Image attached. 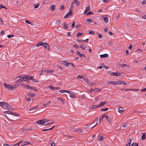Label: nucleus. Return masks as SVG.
<instances>
[{"label": "nucleus", "instance_id": "f257e3e1", "mask_svg": "<svg viewBox=\"0 0 146 146\" xmlns=\"http://www.w3.org/2000/svg\"><path fill=\"white\" fill-rule=\"evenodd\" d=\"M0 106L6 109L11 110L12 108L11 106L6 102H1Z\"/></svg>", "mask_w": 146, "mask_h": 146}, {"label": "nucleus", "instance_id": "f03ea898", "mask_svg": "<svg viewBox=\"0 0 146 146\" xmlns=\"http://www.w3.org/2000/svg\"><path fill=\"white\" fill-rule=\"evenodd\" d=\"M74 4L76 5L77 6H78L80 5V2L77 0H74L71 3L70 5V8L73 10L74 7Z\"/></svg>", "mask_w": 146, "mask_h": 146}, {"label": "nucleus", "instance_id": "7ed1b4c3", "mask_svg": "<svg viewBox=\"0 0 146 146\" xmlns=\"http://www.w3.org/2000/svg\"><path fill=\"white\" fill-rule=\"evenodd\" d=\"M4 86L6 88L9 90H13L15 88V87H13L12 86L10 85L9 84H7L5 83H3Z\"/></svg>", "mask_w": 146, "mask_h": 146}, {"label": "nucleus", "instance_id": "20e7f679", "mask_svg": "<svg viewBox=\"0 0 146 146\" xmlns=\"http://www.w3.org/2000/svg\"><path fill=\"white\" fill-rule=\"evenodd\" d=\"M110 84L113 85H117L119 84H121L122 83V81H110L108 82Z\"/></svg>", "mask_w": 146, "mask_h": 146}, {"label": "nucleus", "instance_id": "39448f33", "mask_svg": "<svg viewBox=\"0 0 146 146\" xmlns=\"http://www.w3.org/2000/svg\"><path fill=\"white\" fill-rule=\"evenodd\" d=\"M19 77H21L23 79V81L25 82H28L27 75H21Z\"/></svg>", "mask_w": 146, "mask_h": 146}, {"label": "nucleus", "instance_id": "423d86ee", "mask_svg": "<svg viewBox=\"0 0 146 146\" xmlns=\"http://www.w3.org/2000/svg\"><path fill=\"white\" fill-rule=\"evenodd\" d=\"M22 85L23 86L24 88H25L27 89L31 90L34 89L32 87L30 86L29 85H27V84L24 85L23 84H22Z\"/></svg>", "mask_w": 146, "mask_h": 146}, {"label": "nucleus", "instance_id": "0eeeda50", "mask_svg": "<svg viewBox=\"0 0 146 146\" xmlns=\"http://www.w3.org/2000/svg\"><path fill=\"white\" fill-rule=\"evenodd\" d=\"M72 9H71V8H70V14H69V13H67V14H66L65 16L64 17V18L66 19V18H68L69 17V16L70 15V16H72Z\"/></svg>", "mask_w": 146, "mask_h": 146}, {"label": "nucleus", "instance_id": "6e6552de", "mask_svg": "<svg viewBox=\"0 0 146 146\" xmlns=\"http://www.w3.org/2000/svg\"><path fill=\"white\" fill-rule=\"evenodd\" d=\"M104 117H105L107 119L108 123L110 125H111L112 123L110 121V118L109 117V116L107 115H104Z\"/></svg>", "mask_w": 146, "mask_h": 146}, {"label": "nucleus", "instance_id": "1a4fd4ad", "mask_svg": "<svg viewBox=\"0 0 146 146\" xmlns=\"http://www.w3.org/2000/svg\"><path fill=\"white\" fill-rule=\"evenodd\" d=\"M43 46L44 48L47 49L48 50L50 49V47L48 44L46 43H44Z\"/></svg>", "mask_w": 146, "mask_h": 146}, {"label": "nucleus", "instance_id": "9d476101", "mask_svg": "<svg viewBox=\"0 0 146 146\" xmlns=\"http://www.w3.org/2000/svg\"><path fill=\"white\" fill-rule=\"evenodd\" d=\"M76 53L80 57H82L83 56L86 57V56L85 55L83 54H81L79 51H77Z\"/></svg>", "mask_w": 146, "mask_h": 146}, {"label": "nucleus", "instance_id": "9b49d317", "mask_svg": "<svg viewBox=\"0 0 146 146\" xmlns=\"http://www.w3.org/2000/svg\"><path fill=\"white\" fill-rule=\"evenodd\" d=\"M49 88L52 90H59L60 89V88L59 87H54L52 86H49Z\"/></svg>", "mask_w": 146, "mask_h": 146}, {"label": "nucleus", "instance_id": "f8f14e48", "mask_svg": "<svg viewBox=\"0 0 146 146\" xmlns=\"http://www.w3.org/2000/svg\"><path fill=\"white\" fill-rule=\"evenodd\" d=\"M108 54H104L100 55V56L101 58H106L108 57Z\"/></svg>", "mask_w": 146, "mask_h": 146}, {"label": "nucleus", "instance_id": "ddd939ff", "mask_svg": "<svg viewBox=\"0 0 146 146\" xmlns=\"http://www.w3.org/2000/svg\"><path fill=\"white\" fill-rule=\"evenodd\" d=\"M38 108V106H34L33 107H32L29 110V111H31L33 110H35L36 109H37Z\"/></svg>", "mask_w": 146, "mask_h": 146}, {"label": "nucleus", "instance_id": "4468645a", "mask_svg": "<svg viewBox=\"0 0 146 146\" xmlns=\"http://www.w3.org/2000/svg\"><path fill=\"white\" fill-rule=\"evenodd\" d=\"M76 129V132L80 133V132H83V130L81 129L78 128V129Z\"/></svg>", "mask_w": 146, "mask_h": 146}, {"label": "nucleus", "instance_id": "2eb2a0df", "mask_svg": "<svg viewBox=\"0 0 146 146\" xmlns=\"http://www.w3.org/2000/svg\"><path fill=\"white\" fill-rule=\"evenodd\" d=\"M55 5H51L50 7V9L52 11H54L55 9Z\"/></svg>", "mask_w": 146, "mask_h": 146}, {"label": "nucleus", "instance_id": "dca6fc26", "mask_svg": "<svg viewBox=\"0 0 146 146\" xmlns=\"http://www.w3.org/2000/svg\"><path fill=\"white\" fill-rule=\"evenodd\" d=\"M124 110H123V108L121 107H119L118 108V112L120 113H121L123 112Z\"/></svg>", "mask_w": 146, "mask_h": 146}, {"label": "nucleus", "instance_id": "f3484780", "mask_svg": "<svg viewBox=\"0 0 146 146\" xmlns=\"http://www.w3.org/2000/svg\"><path fill=\"white\" fill-rule=\"evenodd\" d=\"M90 10V6H89L86 9L85 11L84 12V14H86Z\"/></svg>", "mask_w": 146, "mask_h": 146}, {"label": "nucleus", "instance_id": "a211bd4d", "mask_svg": "<svg viewBox=\"0 0 146 146\" xmlns=\"http://www.w3.org/2000/svg\"><path fill=\"white\" fill-rule=\"evenodd\" d=\"M104 20L105 23H107L108 21V17H104Z\"/></svg>", "mask_w": 146, "mask_h": 146}, {"label": "nucleus", "instance_id": "6ab92c4d", "mask_svg": "<svg viewBox=\"0 0 146 146\" xmlns=\"http://www.w3.org/2000/svg\"><path fill=\"white\" fill-rule=\"evenodd\" d=\"M33 78H34V77L32 76H29V75H27V78H28V82H29V80H32V79H33Z\"/></svg>", "mask_w": 146, "mask_h": 146}, {"label": "nucleus", "instance_id": "aec40b11", "mask_svg": "<svg viewBox=\"0 0 146 146\" xmlns=\"http://www.w3.org/2000/svg\"><path fill=\"white\" fill-rule=\"evenodd\" d=\"M44 42H39L36 45L37 47L39 46H40L42 45L43 46Z\"/></svg>", "mask_w": 146, "mask_h": 146}, {"label": "nucleus", "instance_id": "412c9836", "mask_svg": "<svg viewBox=\"0 0 146 146\" xmlns=\"http://www.w3.org/2000/svg\"><path fill=\"white\" fill-rule=\"evenodd\" d=\"M106 103V102H101L100 103L99 105V106L100 107H101L104 104H105Z\"/></svg>", "mask_w": 146, "mask_h": 146}, {"label": "nucleus", "instance_id": "4be33fe9", "mask_svg": "<svg viewBox=\"0 0 146 146\" xmlns=\"http://www.w3.org/2000/svg\"><path fill=\"white\" fill-rule=\"evenodd\" d=\"M4 113H5L10 114L11 115L12 114H13V112L11 111H5L4 112Z\"/></svg>", "mask_w": 146, "mask_h": 146}, {"label": "nucleus", "instance_id": "5701e85b", "mask_svg": "<svg viewBox=\"0 0 146 146\" xmlns=\"http://www.w3.org/2000/svg\"><path fill=\"white\" fill-rule=\"evenodd\" d=\"M61 62L62 64L65 66H66V65H67V64H68V62H67L66 61H62Z\"/></svg>", "mask_w": 146, "mask_h": 146}, {"label": "nucleus", "instance_id": "b1692460", "mask_svg": "<svg viewBox=\"0 0 146 146\" xmlns=\"http://www.w3.org/2000/svg\"><path fill=\"white\" fill-rule=\"evenodd\" d=\"M51 103V102L49 101L46 103L45 104H43V106L44 107H46L49 105Z\"/></svg>", "mask_w": 146, "mask_h": 146}, {"label": "nucleus", "instance_id": "393cba45", "mask_svg": "<svg viewBox=\"0 0 146 146\" xmlns=\"http://www.w3.org/2000/svg\"><path fill=\"white\" fill-rule=\"evenodd\" d=\"M100 107L99 106V105H95V106H92V107H91V108L92 109H95L96 108H98V107Z\"/></svg>", "mask_w": 146, "mask_h": 146}, {"label": "nucleus", "instance_id": "a878e982", "mask_svg": "<svg viewBox=\"0 0 146 146\" xmlns=\"http://www.w3.org/2000/svg\"><path fill=\"white\" fill-rule=\"evenodd\" d=\"M29 143H30L29 142H24L22 143V144L21 145V146H23L24 145H25L29 144Z\"/></svg>", "mask_w": 146, "mask_h": 146}, {"label": "nucleus", "instance_id": "bb28decb", "mask_svg": "<svg viewBox=\"0 0 146 146\" xmlns=\"http://www.w3.org/2000/svg\"><path fill=\"white\" fill-rule=\"evenodd\" d=\"M54 127V125L52 127H51L50 128H49L48 129H44L42 130V131H48V130H51L52 128H53Z\"/></svg>", "mask_w": 146, "mask_h": 146}, {"label": "nucleus", "instance_id": "cd10ccee", "mask_svg": "<svg viewBox=\"0 0 146 146\" xmlns=\"http://www.w3.org/2000/svg\"><path fill=\"white\" fill-rule=\"evenodd\" d=\"M64 28L66 29L68 28L67 25L66 23L64 24Z\"/></svg>", "mask_w": 146, "mask_h": 146}, {"label": "nucleus", "instance_id": "c85d7f7f", "mask_svg": "<svg viewBox=\"0 0 146 146\" xmlns=\"http://www.w3.org/2000/svg\"><path fill=\"white\" fill-rule=\"evenodd\" d=\"M70 97L72 98H75L76 97V96L74 94H70Z\"/></svg>", "mask_w": 146, "mask_h": 146}, {"label": "nucleus", "instance_id": "c756f323", "mask_svg": "<svg viewBox=\"0 0 146 146\" xmlns=\"http://www.w3.org/2000/svg\"><path fill=\"white\" fill-rule=\"evenodd\" d=\"M86 21L88 22L89 23H91L93 21L91 19H88Z\"/></svg>", "mask_w": 146, "mask_h": 146}, {"label": "nucleus", "instance_id": "7c9ffc66", "mask_svg": "<svg viewBox=\"0 0 146 146\" xmlns=\"http://www.w3.org/2000/svg\"><path fill=\"white\" fill-rule=\"evenodd\" d=\"M128 126V123H124L123 125V127H127Z\"/></svg>", "mask_w": 146, "mask_h": 146}, {"label": "nucleus", "instance_id": "2f4dec72", "mask_svg": "<svg viewBox=\"0 0 146 146\" xmlns=\"http://www.w3.org/2000/svg\"><path fill=\"white\" fill-rule=\"evenodd\" d=\"M103 136H100V137H98V140L99 141H100L102 140L103 139Z\"/></svg>", "mask_w": 146, "mask_h": 146}, {"label": "nucleus", "instance_id": "473e14b6", "mask_svg": "<svg viewBox=\"0 0 146 146\" xmlns=\"http://www.w3.org/2000/svg\"><path fill=\"white\" fill-rule=\"evenodd\" d=\"M25 22L31 25H32V23L30 21L28 20H26Z\"/></svg>", "mask_w": 146, "mask_h": 146}, {"label": "nucleus", "instance_id": "72a5a7b5", "mask_svg": "<svg viewBox=\"0 0 146 146\" xmlns=\"http://www.w3.org/2000/svg\"><path fill=\"white\" fill-rule=\"evenodd\" d=\"M83 33H78L77 34V37H79V36H81L82 35Z\"/></svg>", "mask_w": 146, "mask_h": 146}, {"label": "nucleus", "instance_id": "f704fd0d", "mask_svg": "<svg viewBox=\"0 0 146 146\" xmlns=\"http://www.w3.org/2000/svg\"><path fill=\"white\" fill-rule=\"evenodd\" d=\"M104 117V115H102L99 120V123H100L101 122L102 120L103 119Z\"/></svg>", "mask_w": 146, "mask_h": 146}, {"label": "nucleus", "instance_id": "c9c22d12", "mask_svg": "<svg viewBox=\"0 0 146 146\" xmlns=\"http://www.w3.org/2000/svg\"><path fill=\"white\" fill-rule=\"evenodd\" d=\"M11 115H13L15 116H19V114L17 113H15V112H13V114H12Z\"/></svg>", "mask_w": 146, "mask_h": 146}, {"label": "nucleus", "instance_id": "e433bc0d", "mask_svg": "<svg viewBox=\"0 0 146 146\" xmlns=\"http://www.w3.org/2000/svg\"><path fill=\"white\" fill-rule=\"evenodd\" d=\"M80 47L82 49L85 50V47L83 44H81L80 46Z\"/></svg>", "mask_w": 146, "mask_h": 146}, {"label": "nucleus", "instance_id": "4c0bfd02", "mask_svg": "<svg viewBox=\"0 0 146 146\" xmlns=\"http://www.w3.org/2000/svg\"><path fill=\"white\" fill-rule=\"evenodd\" d=\"M128 143L129 144V146H128V145H126L127 146H131L130 144L131 142V140L130 139H129L128 140Z\"/></svg>", "mask_w": 146, "mask_h": 146}, {"label": "nucleus", "instance_id": "58836bf2", "mask_svg": "<svg viewBox=\"0 0 146 146\" xmlns=\"http://www.w3.org/2000/svg\"><path fill=\"white\" fill-rule=\"evenodd\" d=\"M32 81L34 82H35V83L38 82V81L37 80L34 79V78H33V79H32Z\"/></svg>", "mask_w": 146, "mask_h": 146}, {"label": "nucleus", "instance_id": "ea45409f", "mask_svg": "<svg viewBox=\"0 0 146 146\" xmlns=\"http://www.w3.org/2000/svg\"><path fill=\"white\" fill-rule=\"evenodd\" d=\"M51 145V146H55V143L53 141H51L50 143Z\"/></svg>", "mask_w": 146, "mask_h": 146}, {"label": "nucleus", "instance_id": "a19ab883", "mask_svg": "<svg viewBox=\"0 0 146 146\" xmlns=\"http://www.w3.org/2000/svg\"><path fill=\"white\" fill-rule=\"evenodd\" d=\"M7 37L9 38H10L11 37H13L14 36L13 35H8L7 36Z\"/></svg>", "mask_w": 146, "mask_h": 146}, {"label": "nucleus", "instance_id": "79ce46f5", "mask_svg": "<svg viewBox=\"0 0 146 146\" xmlns=\"http://www.w3.org/2000/svg\"><path fill=\"white\" fill-rule=\"evenodd\" d=\"M113 75L114 76H119V74H117V72H116L113 73Z\"/></svg>", "mask_w": 146, "mask_h": 146}, {"label": "nucleus", "instance_id": "37998d69", "mask_svg": "<svg viewBox=\"0 0 146 146\" xmlns=\"http://www.w3.org/2000/svg\"><path fill=\"white\" fill-rule=\"evenodd\" d=\"M145 133H144L142 136V139H145Z\"/></svg>", "mask_w": 146, "mask_h": 146}, {"label": "nucleus", "instance_id": "c03bdc74", "mask_svg": "<svg viewBox=\"0 0 146 146\" xmlns=\"http://www.w3.org/2000/svg\"><path fill=\"white\" fill-rule=\"evenodd\" d=\"M54 71L52 70H48V73H53Z\"/></svg>", "mask_w": 146, "mask_h": 146}, {"label": "nucleus", "instance_id": "a18cd8bd", "mask_svg": "<svg viewBox=\"0 0 146 146\" xmlns=\"http://www.w3.org/2000/svg\"><path fill=\"white\" fill-rule=\"evenodd\" d=\"M20 77V79H19L17 81H16V82H17V81L19 82H21V81H23V79L22 78H21V77Z\"/></svg>", "mask_w": 146, "mask_h": 146}, {"label": "nucleus", "instance_id": "49530a36", "mask_svg": "<svg viewBox=\"0 0 146 146\" xmlns=\"http://www.w3.org/2000/svg\"><path fill=\"white\" fill-rule=\"evenodd\" d=\"M120 66L122 67H124L126 66L125 64H120Z\"/></svg>", "mask_w": 146, "mask_h": 146}, {"label": "nucleus", "instance_id": "de8ad7c7", "mask_svg": "<svg viewBox=\"0 0 146 146\" xmlns=\"http://www.w3.org/2000/svg\"><path fill=\"white\" fill-rule=\"evenodd\" d=\"M77 41L79 42H84V40H83L77 39Z\"/></svg>", "mask_w": 146, "mask_h": 146}, {"label": "nucleus", "instance_id": "09e8293b", "mask_svg": "<svg viewBox=\"0 0 146 146\" xmlns=\"http://www.w3.org/2000/svg\"><path fill=\"white\" fill-rule=\"evenodd\" d=\"M108 110V108H103L102 110H101V111H106Z\"/></svg>", "mask_w": 146, "mask_h": 146}, {"label": "nucleus", "instance_id": "8fccbe9b", "mask_svg": "<svg viewBox=\"0 0 146 146\" xmlns=\"http://www.w3.org/2000/svg\"><path fill=\"white\" fill-rule=\"evenodd\" d=\"M75 22L74 21H73L72 23V24L71 25V27L72 28H74L75 26Z\"/></svg>", "mask_w": 146, "mask_h": 146}, {"label": "nucleus", "instance_id": "3c124183", "mask_svg": "<svg viewBox=\"0 0 146 146\" xmlns=\"http://www.w3.org/2000/svg\"><path fill=\"white\" fill-rule=\"evenodd\" d=\"M98 117H97L94 120V122H96V123H98Z\"/></svg>", "mask_w": 146, "mask_h": 146}, {"label": "nucleus", "instance_id": "603ef678", "mask_svg": "<svg viewBox=\"0 0 146 146\" xmlns=\"http://www.w3.org/2000/svg\"><path fill=\"white\" fill-rule=\"evenodd\" d=\"M42 124L44 125V124L45 123V121L44 119L41 120Z\"/></svg>", "mask_w": 146, "mask_h": 146}, {"label": "nucleus", "instance_id": "864d4df0", "mask_svg": "<svg viewBox=\"0 0 146 146\" xmlns=\"http://www.w3.org/2000/svg\"><path fill=\"white\" fill-rule=\"evenodd\" d=\"M141 3L143 5L145 4L146 3V0H143L141 2Z\"/></svg>", "mask_w": 146, "mask_h": 146}, {"label": "nucleus", "instance_id": "5fc2aeb1", "mask_svg": "<svg viewBox=\"0 0 146 146\" xmlns=\"http://www.w3.org/2000/svg\"><path fill=\"white\" fill-rule=\"evenodd\" d=\"M36 123L38 124H42L41 120L37 121H36Z\"/></svg>", "mask_w": 146, "mask_h": 146}, {"label": "nucleus", "instance_id": "6e6d98bb", "mask_svg": "<svg viewBox=\"0 0 146 146\" xmlns=\"http://www.w3.org/2000/svg\"><path fill=\"white\" fill-rule=\"evenodd\" d=\"M101 91V89H99L98 88L95 89V92H98L99 91Z\"/></svg>", "mask_w": 146, "mask_h": 146}, {"label": "nucleus", "instance_id": "4d7b16f0", "mask_svg": "<svg viewBox=\"0 0 146 146\" xmlns=\"http://www.w3.org/2000/svg\"><path fill=\"white\" fill-rule=\"evenodd\" d=\"M98 35L99 36V38H102V35L100 34H99L98 33H97Z\"/></svg>", "mask_w": 146, "mask_h": 146}, {"label": "nucleus", "instance_id": "13d9d810", "mask_svg": "<svg viewBox=\"0 0 146 146\" xmlns=\"http://www.w3.org/2000/svg\"><path fill=\"white\" fill-rule=\"evenodd\" d=\"M72 92V91H68L67 90H65V92H67L70 94H71V92Z\"/></svg>", "mask_w": 146, "mask_h": 146}, {"label": "nucleus", "instance_id": "bf43d9fd", "mask_svg": "<svg viewBox=\"0 0 146 146\" xmlns=\"http://www.w3.org/2000/svg\"><path fill=\"white\" fill-rule=\"evenodd\" d=\"M76 129H74L73 128H71V130L73 132H76Z\"/></svg>", "mask_w": 146, "mask_h": 146}, {"label": "nucleus", "instance_id": "052dcab7", "mask_svg": "<svg viewBox=\"0 0 146 146\" xmlns=\"http://www.w3.org/2000/svg\"><path fill=\"white\" fill-rule=\"evenodd\" d=\"M61 21L59 20H58L56 21V23L57 25H59L61 23Z\"/></svg>", "mask_w": 146, "mask_h": 146}, {"label": "nucleus", "instance_id": "680f3d73", "mask_svg": "<svg viewBox=\"0 0 146 146\" xmlns=\"http://www.w3.org/2000/svg\"><path fill=\"white\" fill-rule=\"evenodd\" d=\"M42 71L43 72H46V73H48V70H42Z\"/></svg>", "mask_w": 146, "mask_h": 146}, {"label": "nucleus", "instance_id": "e2e57ef3", "mask_svg": "<svg viewBox=\"0 0 146 146\" xmlns=\"http://www.w3.org/2000/svg\"><path fill=\"white\" fill-rule=\"evenodd\" d=\"M40 5V4H37V5H36L35 7H34V8L35 9H36L37 8H38L39 6Z\"/></svg>", "mask_w": 146, "mask_h": 146}, {"label": "nucleus", "instance_id": "0e129e2a", "mask_svg": "<svg viewBox=\"0 0 146 146\" xmlns=\"http://www.w3.org/2000/svg\"><path fill=\"white\" fill-rule=\"evenodd\" d=\"M93 126H91L90 125V124H89L88 125H86V128H90V127H92Z\"/></svg>", "mask_w": 146, "mask_h": 146}, {"label": "nucleus", "instance_id": "69168bd1", "mask_svg": "<svg viewBox=\"0 0 146 146\" xmlns=\"http://www.w3.org/2000/svg\"><path fill=\"white\" fill-rule=\"evenodd\" d=\"M95 89L96 88H93V89H91L90 90L91 92H95Z\"/></svg>", "mask_w": 146, "mask_h": 146}, {"label": "nucleus", "instance_id": "338daca9", "mask_svg": "<svg viewBox=\"0 0 146 146\" xmlns=\"http://www.w3.org/2000/svg\"><path fill=\"white\" fill-rule=\"evenodd\" d=\"M93 13L92 12H89L87 14V15H93Z\"/></svg>", "mask_w": 146, "mask_h": 146}, {"label": "nucleus", "instance_id": "774afa93", "mask_svg": "<svg viewBox=\"0 0 146 146\" xmlns=\"http://www.w3.org/2000/svg\"><path fill=\"white\" fill-rule=\"evenodd\" d=\"M89 33L91 34H94V32L92 31H89Z\"/></svg>", "mask_w": 146, "mask_h": 146}]
</instances>
